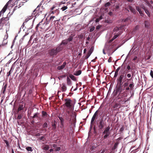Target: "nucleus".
<instances>
[{
    "mask_svg": "<svg viewBox=\"0 0 153 153\" xmlns=\"http://www.w3.org/2000/svg\"><path fill=\"white\" fill-rule=\"evenodd\" d=\"M81 71L79 70L75 72L74 73V75L76 76H78L80 75L81 74Z\"/></svg>",
    "mask_w": 153,
    "mask_h": 153,
    "instance_id": "2eb2a0df",
    "label": "nucleus"
},
{
    "mask_svg": "<svg viewBox=\"0 0 153 153\" xmlns=\"http://www.w3.org/2000/svg\"><path fill=\"white\" fill-rule=\"evenodd\" d=\"M56 123V122L54 121V123L52 125V126L53 127V128H54V129L55 128Z\"/></svg>",
    "mask_w": 153,
    "mask_h": 153,
    "instance_id": "c9c22d12",
    "label": "nucleus"
},
{
    "mask_svg": "<svg viewBox=\"0 0 153 153\" xmlns=\"http://www.w3.org/2000/svg\"><path fill=\"white\" fill-rule=\"evenodd\" d=\"M86 49H84V53H86Z\"/></svg>",
    "mask_w": 153,
    "mask_h": 153,
    "instance_id": "774afa93",
    "label": "nucleus"
},
{
    "mask_svg": "<svg viewBox=\"0 0 153 153\" xmlns=\"http://www.w3.org/2000/svg\"><path fill=\"white\" fill-rule=\"evenodd\" d=\"M94 51V48L93 47H91L88 53L86 55V56L85 57L86 59H88L89 57L91 55L92 52H93Z\"/></svg>",
    "mask_w": 153,
    "mask_h": 153,
    "instance_id": "39448f33",
    "label": "nucleus"
},
{
    "mask_svg": "<svg viewBox=\"0 0 153 153\" xmlns=\"http://www.w3.org/2000/svg\"><path fill=\"white\" fill-rule=\"evenodd\" d=\"M98 127L100 129H102L104 127V123L102 120H101L100 121Z\"/></svg>",
    "mask_w": 153,
    "mask_h": 153,
    "instance_id": "4468645a",
    "label": "nucleus"
},
{
    "mask_svg": "<svg viewBox=\"0 0 153 153\" xmlns=\"http://www.w3.org/2000/svg\"><path fill=\"white\" fill-rule=\"evenodd\" d=\"M29 20V19H27L25 20V22H27Z\"/></svg>",
    "mask_w": 153,
    "mask_h": 153,
    "instance_id": "338daca9",
    "label": "nucleus"
},
{
    "mask_svg": "<svg viewBox=\"0 0 153 153\" xmlns=\"http://www.w3.org/2000/svg\"><path fill=\"white\" fill-rule=\"evenodd\" d=\"M42 114L43 116H46L47 115V113L44 111H42Z\"/></svg>",
    "mask_w": 153,
    "mask_h": 153,
    "instance_id": "4c0bfd02",
    "label": "nucleus"
},
{
    "mask_svg": "<svg viewBox=\"0 0 153 153\" xmlns=\"http://www.w3.org/2000/svg\"><path fill=\"white\" fill-rule=\"evenodd\" d=\"M117 75H118V73L115 72V74L114 75V77H117Z\"/></svg>",
    "mask_w": 153,
    "mask_h": 153,
    "instance_id": "603ef678",
    "label": "nucleus"
},
{
    "mask_svg": "<svg viewBox=\"0 0 153 153\" xmlns=\"http://www.w3.org/2000/svg\"><path fill=\"white\" fill-rule=\"evenodd\" d=\"M121 34V32H120V31L118 32V33L116 34L115 33L114 36L113 37V38L112 39V40H113L114 39L117 38L119 36V35L120 34Z\"/></svg>",
    "mask_w": 153,
    "mask_h": 153,
    "instance_id": "6ab92c4d",
    "label": "nucleus"
},
{
    "mask_svg": "<svg viewBox=\"0 0 153 153\" xmlns=\"http://www.w3.org/2000/svg\"><path fill=\"white\" fill-rule=\"evenodd\" d=\"M100 20L99 18H97L96 19V22H97L99 21Z\"/></svg>",
    "mask_w": 153,
    "mask_h": 153,
    "instance_id": "5fc2aeb1",
    "label": "nucleus"
},
{
    "mask_svg": "<svg viewBox=\"0 0 153 153\" xmlns=\"http://www.w3.org/2000/svg\"><path fill=\"white\" fill-rule=\"evenodd\" d=\"M63 48V47L62 46V45H60L59 46H58L56 49V50L57 53L59 52Z\"/></svg>",
    "mask_w": 153,
    "mask_h": 153,
    "instance_id": "dca6fc26",
    "label": "nucleus"
},
{
    "mask_svg": "<svg viewBox=\"0 0 153 153\" xmlns=\"http://www.w3.org/2000/svg\"><path fill=\"white\" fill-rule=\"evenodd\" d=\"M41 22H40L38 24H37L36 27H39V25H40V24L41 23Z\"/></svg>",
    "mask_w": 153,
    "mask_h": 153,
    "instance_id": "bf43d9fd",
    "label": "nucleus"
},
{
    "mask_svg": "<svg viewBox=\"0 0 153 153\" xmlns=\"http://www.w3.org/2000/svg\"><path fill=\"white\" fill-rule=\"evenodd\" d=\"M120 67H119L116 70V71L115 72H117V73H118V72L119 71V70L120 69Z\"/></svg>",
    "mask_w": 153,
    "mask_h": 153,
    "instance_id": "a18cd8bd",
    "label": "nucleus"
},
{
    "mask_svg": "<svg viewBox=\"0 0 153 153\" xmlns=\"http://www.w3.org/2000/svg\"><path fill=\"white\" fill-rule=\"evenodd\" d=\"M119 30V29L117 27H115L113 30L114 32H117Z\"/></svg>",
    "mask_w": 153,
    "mask_h": 153,
    "instance_id": "c756f323",
    "label": "nucleus"
},
{
    "mask_svg": "<svg viewBox=\"0 0 153 153\" xmlns=\"http://www.w3.org/2000/svg\"><path fill=\"white\" fill-rule=\"evenodd\" d=\"M68 43V41L67 40H64L62 41L60 44L61 45H65Z\"/></svg>",
    "mask_w": 153,
    "mask_h": 153,
    "instance_id": "4be33fe9",
    "label": "nucleus"
},
{
    "mask_svg": "<svg viewBox=\"0 0 153 153\" xmlns=\"http://www.w3.org/2000/svg\"><path fill=\"white\" fill-rule=\"evenodd\" d=\"M128 18H126L124 20V22H126L127 20H128Z\"/></svg>",
    "mask_w": 153,
    "mask_h": 153,
    "instance_id": "0e129e2a",
    "label": "nucleus"
},
{
    "mask_svg": "<svg viewBox=\"0 0 153 153\" xmlns=\"http://www.w3.org/2000/svg\"><path fill=\"white\" fill-rule=\"evenodd\" d=\"M43 127L44 128H47V123H45L43 125Z\"/></svg>",
    "mask_w": 153,
    "mask_h": 153,
    "instance_id": "e433bc0d",
    "label": "nucleus"
},
{
    "mask_svg": "<svg viewBox=\"0 0 153 153\" xmlns=\"http://www.w3.org/2000/svg\"><path fill=\"white\" fill-rule=\"evenodd\" d=\"M24 107L23 105H20L18 109V111H20L22 110L23 109Z\"/></svg>",
    "mask_w": 153,
    "mask_h": 153,
    "instance_id": "5701e85b",
    "label": "nucleus"
},
{
    "mask_svg": "<svg viewBox=\"0 0 153 153\" xmlns=\"http://www.w3.org/2000/svg\"><path fill=\"white\" fill-rule=\"evenodd\" d=\"M127 68L128 70H129L131 69V67L129 65H128L127 66Z\"/></svg>",
    "mask_w": 153,
    "mask_h": 153,
    "instance_id": "8fccbe9b",
    "label": "nucleus"
},
{
    "mask_svg": "<svg viewBox=\"0 0 153 153\" xmlns=\"http://www.w3.org/2000/svg\"><path fill=\"white\" fill-rule=\"evenodd\" d=\"M65 65L66 62H64L62 65L60 66H59L58 67H57V69L59 70H60L61 69H63L65 67Z\"/></svg>",
    "mask_w": 153,
    "mask_h": 153,
    "instance_id": "f8f14e48",
    "label": "nucleus"
},
{
    "mask_svg": "<svg viewBox=\"0 0 153 153\" xmlns=\"http://www.w3.org/2000/svg\"><path fill=\"white\" fill-rule=\"evenodd\" d=\"M130 89V88L129 87H127L126 88V90L127 91L129 90Z\"/></svg>",
    "mask_w": 153,
    "mask_h": 153,
    "instance_id": "052dcab7",
    "label": "nucleus"
},
{
    "mask_svg": "<svg viewBox=\"0 0 153 153\" xmlns=\"http://www.w3.org/2000/svg\"><path fill=\"white\" fill-rule=\"evenodd\" d=\"M124 128L123 127H121L120 129V132H122L124 130Z\"/></svg>",
    "mask_w": 153,
    "mask_h": 153,
    "instance_id": "49530a36",
    "label": "nucleus"
},
{
    "mask_svg": "<svg viewBox=\"0 0 153 153\" xmlns=\"http://www.w3.org/2000/svg\"><path fill=\"white\" fill-rule=\"evenodd\" d=\"M105 151V149H103L102 151V152H101V153H104Z\"/></svg>",
    "mask_w": 153,
    "mask_h": 153,
    "instance_id": "e2e57ef3",
    "label": "nucleus"
},
{
    "mask_svg": "<svg viewBox=\"0 0 153 153\" xmlns=\"http://www.w3.org/2000/svg\"><path fill=\"white\" fill-rule=\"evenodd\" d=\"M73 125H74V126L75 127V125H76V119H75L74 118V119L73 120Z\"/></svg>",
    "mask_w": 153,
    "mask_h": 153,
    "instance_id": "58836bf2",
    "label": "nucleus"
},
{
    "mask_svg": "<svg viewBox=\"0 0 153 153\" xmlns=\"http://www.w3.org/2000/svg\"><path fill=\"white\" fill-rule=\"evenodd\" d=\"M117 144L116 143H115L114 145L113 148H112V150H114L116 149Z\"/></svg>",
    "mask_w": 153,
    "mask_h": 153,
    "instance_id": "79ce46f5",
    "label": "nucleus"
},
{
    "mask_svg": "<svg viewBox=\"0 0 153 153\" xmlns=\"http://www.w3.org/2000/svg\"><path fill=\"white\" fill-rule=\"evenodd\" d=\"M97 112L98 110L95 113H94V115H93L91 120V127H92V123L94 121L96 117L97 116Z\"/></svg>",
    "mask_w": 153,
    "mask_h": 153,
    "instance_id": "423d86ee",
    "label": "nucleus"
},
{
    "mask_svg": "<svg viewBox=\"0 0 153 153\" xmlns=\"http://www.w3.org/2000/svg\"><path fill=\"white\" fill-rule=\"evenodd\" d=\"M129 9L134 14L136 13V10H135V9L134 8H133L132 7H131V6H129Z\"/></svg>",
    "mask_w": 153,
    "mask_h": 153,
    "instance_id": "aec40b11",
    "label": "nucleus"
},
{
    "mask_svg": "<svg viewBox=\"0 0 153 153\" xmlns=\"http://www.w3.org/2000/svg\"><path fill=\"white\" fill-rule=\"evenodd\" d=\"M113 0H112L111 1V2H108L105 3V7H106L111 5V4H112L113 3Z\"/></svg>",
    "mask_w": 153,
    "mask_h": 153,
    "instance_id": "a211bd4d",
    "label": "nucleus"
},
{
    "mask_svg": "<svg viewBox=\"0 0 153 153\" xmlns=\"http://www.w3.org/2000/svg\"><path fill=\"white\" fill-rule=\"evenodd\" d=\"M134 86V83L133 82H132L129 85V87L130 88V89L131 90H132L133 89Z\"/></svg>",
    "mask_w": 153,
    "mask_h": 153,
    "instance_id": "b1692460",
    "label": "nucleus"
},
{
    "mask_svg": "<svg viewBox=\"0 0 153 153\" xmlns=\"http://www.w3.org/2000/svg\"><path fill=\"white\" fill-rule=\"evenodd\" d=\"M26 149L28 151H30L32 152V148L30 147H28L26 148Z\"/></svg>",
    "mask_w": 153,
    "mask_h": 153,
    "instance_id": "7c9ffc66",
    "label": "nucleus"
},
{
    "mask_svg": "<svg viewBox=\"0 0 153 153\" xmlns=\"http://www.w3.org/2000/svg\"><path fill=\"white\" fill-rule=\"evenodd\" d=\"M149 23L147 21H145V25L146 27H148L149 25Z\"/></svg>",
    "mask_w": 153,
    "mask_h": 153,
    "instance_id": "a878e982",
    "label": "nucleus"
},
{
    "mask_svg": "<svg viewBox=\"0 0 153 153\" xmlns=\"http://www.w3.org/2000/svg\"><path fill=\"white\" fill-rule=\"evenodd\" d=\"M5 143L7 146L8 145V143L7 141H5Z\"/></svg>",
    "mask_w": 153,
    "mask_h": 153,
    "instance_id": "69168bd1",
    "label": "nucleus"
},
{
    "mask_svg": "<svg viewBox=\"0 0 153 153\" xmlns=\"http://www.w3.org/2000/svg\"><path fill=\"white\" fill-rule=\"evenodd\" d=\"M59 13V11L58 9H56L55 10H51L50 11V14H55V15L57 16Z\"/></svg>",
    "mask_w": 153,
    "mask_h": 153,
    "instance_id": "1a4fd4ad",
    "label": "nucleus"
},
{
    "mask_svg": "<svg viewBox=\"0 0 153 153\" xmlns=\"http://www.w3.org/2000/svg\"><path fill=\"white\" fill-rule=\"evenodd\" d=\"M53 146L54 148H56L57 147V145L56 144H53Z\"/></svg>",
    "mask_w": 153,
    "mask_h": 153,
    "instance_id": "13d9d810",
    "label": "nucleus"
},
{
    "mask_svg": "<svg viewBox=\"0 0 153 153\" xmlns=\"http://www.w3.org/2000/svg\"><path fill=\"white\" fill-rule=\"evenodd\" d=\"M12 0H10L4 6L2 10L0 12V17L1 16L2 14H3L6 11L7 7L10 3Z\"/></svg>",
    "mask_w": 153,
    "mask_h": 153,
    "instance_id": "7ed1b4c3",
    "label": "nucleus"
},
{
    "mask_svg": "<svg viewBox=\"0 0 153 153\" xmlns=\"http://www.w3.org/2000/svg\"><path fill=\"white\" fill-rule=\"evenodd\" d=\"M22 118V115L21 114H19L18 115V119H21Z\"/></svg>",
    "mask_w": 153,
    "mask_h": 153,
    "instance_id": "ea45409f",
    "label": "nucleus"
},
{
    "mask_svg": "<svg viewBox=\"0 0 153 153\" xmlns=\"http://www.w3.org/2000/svg\"><path fill=\"white\" fill-rule=\"evenodd\" d=\"M68 7L67 6H64L63 7H62L61 9V10H62V11H64L66 10L67 9Z\"/></svg>",
    "mask_w": 153,
    "mask_h": 153,
    "instance_id": "c85d7f7f",
    "label": "nucleus"
},
{
    "mask_svg": "<svg viewBox=\"0 0 153 153\" xmlns=\"http://www.w3.org/2000/svg\"><path fill=\"white\" fill-rule=\"evenodd\" d=\"M143 9L144 10V11L145 12V13L147 14V15L149 16L150 15V13L149 12V11L146 9H145L144 7H143Z\"/></svg>",
    "mask_w": 153,
    "mask_h": 153,
    "instance_id": "cd10ccee",
    "label": "nucleus"
},
{
    "mask_svg": "<svg viewBox=\"0 0 153 153\" xmlns=\"http://www.w3.org/2000/svg\"><path fill=\"white\" fill-rule=\"evenodd\" d=\"M67 84L68 85H71V81L70 78L67 77Z\"/></svg>",
    "mask_w": 153,
    "mask_h": 153,
    "instance_id": "f3484780",
    "label": "nucleus"
},
{
    "mask_svg": "<svg viewBox=\"0 0 153 153\" xmlns=\"http://www.w3.org/2000/svg\"><path fill=\"white\" fill-rule=\"evenodd\" d=\"M6 87H7V86H6V85H5L4 86V87L2 88V89H3V93H4L5 91L6 88Z\"/></svg>",
    "mask_w": 153,
    "mask_h": 153,
    "instance_id": "72a5a7b5",
    "label": "nucleus"
},
{
    "mask_svg": "<svg viewBox=\"0 0 153 153\" xmlns=\"http://www.w3.org/2000/svg\"><path fill=\"white\" fill-rule=\"evenodd\" d=\"M110 128L108 126L107 127L103 132V134H105L103 137L104 139H106L107 137L109 136L110 134V132L109 131Z\"/></svg>",
    "mask_w": 153,
    "mask_h": 153,
    "instance_id": "f03ea898",
    "label": "nucleus"
},
{
    "mask_svg": "<svg viewBox=\"0 0 153 153\" xmlns=\"http://www.w3.org/2000/svg\"><path fill=\"white\" fill-rule=\"evenodd\" d=\"M59 118L61 121V122L62 123V122H63V119L62 117H59Z\"/></svg>",
    "mask_w": 153,
    "mask_h": 153,
    "instance_id": "09e8293b",
    "label": "nucleus"
},
{
    "mask_svg": "<svg viewBox=\"0 0 153 153\" xmlns=\"http://www.w3.org/2000/svg\"><path fill=\"white\" fill-rule=\"evenodd\" d=\"M55 149H56V151H59L61 149V148L59 147H57Z\"/></svg>",
    "mask_w": 153,
    "mask_h": 153,
    "instance_id": "37998d69",
    "label": "nucleus"
},
{
    "mask_svg": "<svg viewBox=\"0 0 153 153\" xmlns=\"http://www.w3.org/2000/svg\"><path fill=\"white\" fill-rule=\"evenodd\" d=\"M62 86L61 87V91L62 92H65L67 90V88L64 83L62 84Z\"/></svg>",
    "mask_w": 153,
    "mask_h": 153,
    "instance_id": "9b49d317",
    "label": "nucleus"
},
{
    "mask_svg": "<svg viewBox=\"0 0 153 153\" xmlns=\"http://www.w3.org/2000/svg\"><path fill=\"white\" fill-rule=\"evenodd\" d=\"M127 80L128 81L130 80V79H126V74H121L117 79V84L122 85L123 82H126Z\"/></svg>",
    "mask_w": 153,
    "mask_h": 153,
    "instance_id": "f257e3e1",
    "label": "nucleus"
},
{
    "mask_svg": "<svg viewBox=\"0 0 153 153\" xmlns=\"http://www.w3.org/2000/svg\"><path fill=\"white\" fill-rule=\"evenodd\" d=\"M138 28H139V26H135V27L134 28L135 30H137L138 29Z\"/></svg>",
    "mask_w": 153,
    "mask_h": 153,
    "instance_id": "de8ad7c7",
    "label": "nucleus"
},
{
    "mask_svg": "<svg viewBox=\"0 0 153 153\" xmlns=\"http://www.w3.org/2000/svg\"><path fill=\"white\" fill-rule=\"evenodd\" d=\"M112 12H110L108 13V14L110 16H111L112 15Z\"/></svg>",
    "mask_w": 153,
    "mask_h": 153,
    "instance_id": "6e6d98bb",
    "label": "nucleus"
},
{
    "mask_svg": "<svg viewBox=\"0 0 153 153\" xmlns=\"http://www.w3.org/2000/svg\"><path fill=\"white\" fill-rule=\"evenodd\" d=\"M57 53H58L56 49H52L51 50L50 52V54L51 56L56 55Z\"/></svg>",
    "mask_w": 153,
    "mask_h": 153,
    "instance_id": "6e6552de",
    "label": "nucleus"
},
{
    "mask_svg": "<svg viewBox=\"0 0 153 153\" xmlns=\"http://www.w3.org/2000/svg\"><path fill=\"white\" fill-rule=\"evenodd\" d=\"M39 9V7H38L36 8V9L34 11H33V12H35V11H36L37 10H38V9Z\"/></svg>",
    "mask_w": 153,
    "mask_h": 153,
    "instance_id": "680f3d73",
    "label": "nucleus"
},
{
    "mask_svg": "<svg viewBox=\"0 0 153 153\" xmlns=\"http://www.w3.org/2000/svg\"><path fill=\"white\" fill-rule=\"evenodd\" d=\"M136 9L138 11L141 16H143V13L142 11L141 10V9L139 7H136Z\"/></svg>",
    "mask_w": 153,
    "mask_h": 153,
    "instance_id": "ddd939ff",
    "label": "nucleus"
},
{
    "mask_svg": "<svg viewBox=\"0 0 153 153\" xmlns=\"http://www.w3.org/2000/svg\"><path fill=\"white\" fill-rule=\"evenodd\" d=\"M128 84L127 82H125L123 84V86L124 87H127L128 86Z\"/></svg>",
    "mask_w": 153,
    "mask_h": 153,
    "instance_id": "473e14b6",
    "label": "nucleus"
},
{
    "mask_svg": "<svg viewBox=\"0 0 153 153\" xmlns=\"http://www.w3.org/2000/svg\"><path fill=\"white\" fill-rule=\"evenodd\" d=\"M70 77L73 80L75 81L76 80L75 77L73 75H69Z\"/></svg>",
    "mask_w": 153,
    "mask_h": 153,
    "instance_id": "393cba45",
    "label": "nucleus"
},
{
    "mask_svg": "<svg viewBox=\"0 0 153 153\" xmlns=\"http://www.w3.org/2000/svg\"><path fill=\"white\" fill-rule=\"evenodd\" d=\"M12 70V68H11L10 70V71H9V72H8V75H7L8 76H9L10 75V74Z\"/></svg>",
    "mask_w": 153,
    "mask_h": 153,
    "instance_id": "f704fd0d",
    "label": "nucleus"
},
{
    "mask_svg": "<svg viewBox=\"0 0 153 153\" xmlns=\"http://www.w3.org/2000/svg\"><path fill=\"white\" fill-rule=\"evenodd\" d=\"M37 116V113H35L33 116V118H35V117H36Z\"/></svg>",
    "mask_w": 153,
    "mask_h": 153,
    "instance_id": "3c124183",
    "label": "nucleus"
},
{
    "mask_svg": "<svg viewBox=\"0 0 153 153\" xmlns=\"http://www.w3.org/2000/svg\"><path fill=\"white\" fill-rule=\"evenodd\" d=\"M44 138V137L43 136H42V137H40V140H43Z\"/></svg>",
    "mask_w": 153,
    "mask_h": 153,
    "instance_id": "4d7b16f0",
    "label": "nucleus"
},
{
    "mask_svg": "<svg viewBox=\"0 0 153 153\" xmlns=\"http://www.w3.org/2000/svg\"><path fill=\"white\" fill-rule=\"evenodd\" d=\"M6 19L5 18H2L0 20V29H2L3 25L4 22L3 21Z\"/></svg>",
    "mask_w": 153,
    "mask_h": 153,
    "instance_id": "9d476101",
    "label": "nucleus"
},
{
    "mask_svg": "<svg viewBox=\"0 0 153 153\" xmlns=\"http://www.w3.org/2000/svg\"><path fill=\"white\" fill-rule=\"evenodd\" d=\"M150 75L152 78H153V71L152 70H151L150 73Z\"/></svg>",
    "mask_w": 153,
    "mask_h": 153,
    "instance_id": "a19ab883",
    "label": "nucleus"
},
{
    "mask_svg": "<svg viewBox=\"0 0 153 153\" xmlns=\"http://www.w3.org/2000/svg\"><path fill=\"white\" fill-rule=\"evenodd\" d=\"M104 16V15L102 14V15L99 18H98L100 20L103 19V16Z\"/></svg>",
    "mask_w": 153,
    "mask_h": 153,
    "instance_id": "c03bdc74",
    "label": "nucleus"
},
{
    "mask_svg": "<svg viewBox=\"0 0 153 153\" xmlns=\"http://www.w3.org/2000/svg\"><path fill=\"white\" fill-rule=\"evenodd\" d=\"M65 105L67 107L70 108L71 107V100L69 99H66L65 100Z\"/></svg>",
    "mask_w": 153,
    "mask_h": 153,
    "instance_id": "20e7f679",
    "label": "nucleus"
},
{
    "mask_svg": "<svg viewBox=\"0 0 153 153\" xmlns=\"http://www.w3.org/2000/svg\"><path fill=\"white\" fill-rule=\"evenodd\" d=\"M124 90V89H123L122 88L121 85H119V87H117V88L116 89V93H119L120 94L121 92H122L123 90Z\"/></svg>",
    "mask_w": 153,
    "mask_h": 153,
    "instance_id": "0eeeda50",
    "label": "nucleus"
},
{
    "mask_svg": "<svg viewBox=\"0 0 153 153\" xmlns=\"http://www.w3.org/2000/svg\"><path fill=\"white\" fill-rule=\"evenodd\" d=\"M133 74H132V75H131V74H126V77H127L128 78H130V80H131L132 78L133 77Z\"/></svg>",
    "mask_w": 153,
    "mask_h": 153,
    "instance_id": "412c9836",
    "label": "nucleus"
},
{
    "mask_svg": "<svg viewBox=\"0 0 153 153\" xmlns=\"http://www.w3.org/2000/svg\"><path fill=\"white\" fill-rule=\"evenodd\" d=\"M73 39V37L71 36H70L68 38L67 40L68 41V42H69L71 41Z\"/></svg>",
    "mask_w": 153,
    "mask_h": 153,
    "instance_id": "2f4dec72",
    "label": "nucleus"
},
{
    "mask_svg": "<svg viewBox=\"0 0 153 153\" xmlns=\"http://www.w3.org/2000/svg\"><path fill=\"white\" fill-rule=\"evenodd\" d=\"M55 18V16H52L51 17L50 19H54V18Z\"/></svg>",
    "mask_w": 153,
    "mask_h": 153,
    "instance_id": "864d4df0",
    "label": "nucleus"
},
{
    "mask_svg": "<svg viewBox=\"0 0 153 153\" xmlns=\"http://www.w3.org/2000/svg\"><path fill=\"white\" fill-rule=\"evenodd\" d=\"M49 148V146L47 145H45L43 148V149L45 150H48Z\"/></svg>",
    "mask_w": 153,
    "mask_h": 153,
    "instance_id": "bb28decb",
    "label": "nucleus"
}]
</instances>
